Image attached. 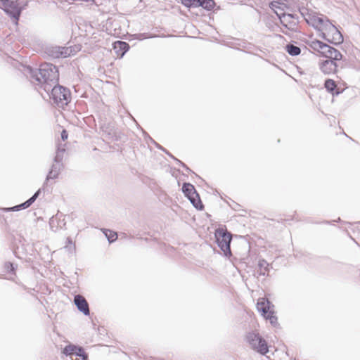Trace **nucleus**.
<instances>
[{
    "label": "nucleus",
    "instance_id": "obj_1",
    "mask_svg": "<svg viewBox=\"0 0 360 360\" xmlns=\"http://www.w3.org/2000/svg\"><path fill=\"white\" fill-rule=\"evenodd\" d=\"M309 46L314 51L319 52L321 56L326 58L319 62V67L322 73L329 75L338 72L339 65L337 62L343 58L339 50L317 39L311 41Z\"/></svg>",
    "mask_w": 360,
    "mask_h": 360
},
{
    "label": "nucleus",
    "instance_id": "obj_2",
    "mask_svg": "<svg viewBox=\"0 0 360 360\" xmlns=\"http://www.w3.org/2000/svg\"><path fill=\"white\" fill-rule=\"evenodd\" d=\"M27 73L44 89L46 84H55L58 82L59 72L57 67L51 63H44L39 69L26 67Z\"/></svg>",
    "mask_w": 360,
    "mask_h": 360
},
{
    "label": "nucleus",
    "instance_id": "obj_3",
    "mask_svg": "<svg viewBox=\"0 0 360 360\" xmlns=\"http://www.w3.org/2000/svg\"><path fill=\"white\" fill-rule=\"evenodd\" d=\"M44 90L49 94L50 99L60 108H63L70 103L72 96L70 90L63 86L58 84H46Z\"/></svg>",
    "mask_w": 360,
    "mask_h": 360
},
{
    "label": "nucleus",
    "instance_id": "obj_4",
    "mask_svg": "<svg viewBox=\"0 0 360 360\" xmlns=\"http://www.w3.org/2000/svg\"><path fill=\"white\" fill-rule=\"evenodd\" d=\"M214 237L218 247L223 252L224 256L228 258L231 257L232 255L231 250L232 234L226 229L219 227L216 229Z\"/></svg>",
    "mask_w": 360,
    "mask_h": 360
},
{
    "label": "nucleus",
    "instance_id": "obj_5",
    "mask_svg": "<svg viewBox=\"0 0 360 360\" xmlns=\"http://www.w3.org/2000/svg\"><path fill=\"white\" fill-rule=\"evenodd\" d=\"M246 339L251 348L259 354L265 355L269 352V346L266 341L258 333H248Z\"/></svg>",
    "mask_w": 360,
    "mask_h": 360
},
{
    "label": "nucleus",
    "instance_id": "obj_6",
    "mask_svg": "<svg viewBox=\"0 0 360 360\" xmlns=\"http://www.w3.org/2000/svg\"><path fill=\"white\" fill-rule=\"evenodd\" d=\"M65 150L64 148H58L56 153V155L53 158V162L51 165V167L46 175L45 182L44 186L46 184L48 181L50 179H56L58 177L60 171L63 168V155Z\"/></svg>",
    "mask_w": 360,
    "mask_h": 360
},
{
    "label": "nucleus",
    "instance_id": "obj_7",
    "mask_svg": "<svg viewBox=\"0 0 360 360\" xmlns=\"http://www.w3.org/2000/svg\"><path fill=\"white\" fill-rule=\"evenodd\" d=\"M182 192L184 195L190 200L191 203L198 210H202L204 205L200 200L198 193L196 191L193 185L190 183H183Z\"/></svg>",
    "mask_w": 360,
    "mask_h": 360
},
{
    "label": "nucleus",
    "instance_id": "obj_8",
    "mask_svg": "<svg viewBox=\"0 0 360 360\" xmlns=\"http://www.w3.org/2000/svg\"><path fill=\"white\" fill-rule=\"evenodd\" d=\"M0 8L11 18L18 20L21 14L19 0H0Z\"/></svg>",
    "mask_w": 360,
    "mask_h": 360
},
{
    "label": "nucleus",
    "instance_id": "obj_9",
    "mask_svg": "<svg viewBox=\"0 0 360 360\" xmlns=\"http://www.w3.org/2000/svg\"><path fill=\"white\" fill-rule=\"evenodd\" d=\"M44 52L49 58L58 59L70 56L71 50L69 47L49 46L46 47Z\"/></svg>",
    "mask_w": 360,
    "mask_h": 360
},
{
    "label": "nucleus",
    "instance_id": "obj_10",
    "mask_svg": "<svg viewBox=\"0 0 360 360\" xmlns=\"http://www.w3.org/2000/svg\"><path fill=\"white\" fill-rule=\"evenodd\" d=\"M325 31L328 32V42L334 45H340L343 43L344 39L342 33L330 21L326 22Z\"/></svg>",
    "mask_w": 360,
    "mask_h": 360
},
{
    "label": "nucleus",
    "instance_id": "obj_11",
    "mask_svg": "<svg viewBox=\"0 0 360 360\" xmlns=\"http://www.w3.org/2000/svg\"><path fill=\"white\" fill-rule=\"evenodd\" d=\"M102 136L112 141H118L121 139V134L112 122H105L101 126Z\"/></svg>",
    "mask_w": 360,
    "mask_h": 360
},
{
    "label": "nucleus",
    "instance_id": "obj_12",
    "mask_svg": "<svg viewBox=\"0 0 360 360\" xmlns=\"http://www.w3.org/2000/svg\"><path fill=\"white\" fill-rule=\"evenodd\" d=\"M305 20L309 25L316 30H325L326 22L329 23L330 21L326 16L323 15H316V13L309 14L308 18Z\"/></svg>",
    "mask_w": 360,
    "mask_h": 360
},
{
    "label": "nucleus",
    "instance_id": "obj_13",
    "mask_svg": "<svg viewBox=\"0 0 360 360\" xmlns=\"http://www.w3.org/2000/svg\"><path fill=\"white\" fill-rule=\"evenodd\" d=\"M74 303L77 309L85 316L90 314L89 303L81 295H76L74 297Z\"/></svg>",
    "mask_w": 360,
    "mask_h": 360
},
{
    "label": "nucleus",
    "instance_id": "obj_14",
    "mask_svg": "<svg viewBox=\"0 0 360 360\" xmlns=\"http://www.w3.org/2000/svg\"><path fill=\"white\" fill-rule=\"evenodd\" d=\"M271 307H274L272 303L265 298L259 299L257 303V309L264 318L270 314V312L274 311L271 309Z\"/></svg>",
    "mask_w": 360,
    "mask_h": 360
},
{
    "label": "nucleus",
    "instance_id": "obj_15",
    "mask_svg": "<svg viewBox=\"0 0 360 360\" xmlns=\"http://www.w3.org/2000/svg\"><path fill=\"white\" fill-rule=\"evenodd\" d=\"M278 18H279L281 23L285 28L291 31H294L297 28L298 22L290 19L289 17L285 15V13H281L280 15H278Z\"/></svg>",
    "mask_w": 360,
    "mask_h": 360
},
{
    "label": "nucleus",
    "instance_id": "obj_16",
    "mask_svg": "<svg viewBox=\"0 0 360 360\" xmlns=\"http://www.w3.org/2000/svg\"><path fill=\"white\" fill-rule=\"evenodd\" d=\"M112 47L117 58H122L129 49V44L123 41L114 42Z\"/></svg>",
    "mask_w": 360,
    "mask_h": 360
},
{
    "label": "nucleus",
    "instance_id": "obj_17",
    "mask_svg": "<svg viewBox=\"0 0 360 360\" xmlns=\"http://www.w3.org/2000/svg\"><path fill=\"white\" fill-rule=\"evenodd\" d=\"M323 86L326 91L330 94L333 96H338L341 93L338 87L336 82L332 79H326L324 82Z\"/></svg>",
    "mask_w": 360,
    "mask_h": 360
},
{
    "label": "nucleus",
    "instance_id": "obj_18",
    "mask_svg": "<svg viewBox=\"0 0 360 360\" xmlns=\"http://www.w3.org/2000/svg\"><path fill=\"white\" fill-rule=\"evenodd\" d=\"M258 269L257 273L259 276H268L269 271V264L264 259H260L258 261Z\"/></svg>",
    "mask_w": 360,
    "mask_h": 360
},
{
    "label": "nucleus",
    "instance_id": "obj_19",
    "mask_svg": "<svg viewBox=\"0 0 360 360\" xmlns=\"http://www.w3.org/2000/svg\"><path fill=\"white\" fill-rule=\"evenodd\" d=\"M32 205V203L28 199L25 202H24L21 203V204L15 205V206L11 207L6 208L5 211L6 212H17V211H20V210H25V209L30 207Z\"/></svg>",
    "mask_w": 360,
    "mask_h": 360
},
{
    "label": "nucleus",
    "instance_id": "obj_20",
    "mask_svg": "<svg viewBox=\"0 0 360 360\" xmlns=\"http://www.w3.org/2000/svg\"><path fill=\"white\" fill-rule=\"evenodd\" d=\"M285 50L291 56H297L301 53V49L292 44H286L285 46Z\"/></svg>",
    "mask_w": 360,
    "mask_h": 360
},
{
    "label": "nucleus",
    "instance_id": "obj_21",
    "mask_svg": "<svg viewBox=\"0 0 360 360\" xmlns=\"http://www.w3.org/2000/svg\"><path fill=\"white\" fill-rule=\"evenodd\" d=\"M215 6L214 0H198V7H202L208 11H212Z\"/></svg>",
    "mask_w": 360,
    "mask_h": 360
},
{
    "label": "nucleus",
    "instance_id": "obj_22",
    "mask_svg": "<svg viewBox=\"0 0 360 360\" xmlns=\"http://www.w3.org/2000/svg\"><path fill=\"white\" fill-rule=\"evenodd\" d=\"M284 4H281L278 1H273L269 4V8L274 11V12L276 13V15L278 16V15H280L281 13H285L283 11V6Z\"/></svg>",
    "mask_w": 360,
    "mask_h": 360
},
{
    "label": "nucleus",
    "instance_id": "obj_23",
    "mask_svg": "<svg viewBox=\"0 0 360 360\" xmlns=\"http://www.w3.org/2000/svg\"><path fill=\"white\" fill-rule=\"evenodd\" d=\"M75 356L80 357L82 360H88V354L85 352L83 347L77 346L76 351L75 352Z\"/></svg>",
    "mask_w": 360,
    "mask_h": 360
},
{
    "label": "nucleus",
    "instance_id": "obj_24",
    "mask_svg": "<svg viewBox=\"0 0 360 360\" xmlns=\"http://www.w3.org/2000/svg\"><path fill=\"white\" fill-rule=\"evenodd\" d=\"M77 347V345H68L63 348V354H64L66 356H72V355L75 354V352L76 351Z\"/></svg>",
    "mask_w": 360,
    "mask_h": 360
},
{
    "label": "nucleus",
    "instance_id": "obj_25",
    "mask_svg": "<svg viewBox=\"0 0 360 360\" xmlns=\"http://www.w3.org/2000/svg\"><path fill=\"white\" fill-rule=\"evenodd\" d=\"M180 2L186 8L198 7V0H180Z\"/></svg>",
    "mask_w": 360,
    "mask_h": 360
},
{
    "label": "nucleus",
    "instance_id": "obj_26",
    "mask_svg": "<svg viewBox=\"0 0 360 360\" xmlns=\"http://www.w3.org/2000/svg\"><path fill=\"white\" fill-rule=\"evenodd\" d=\"M266 320H269L270 323L274 326V327H277L279 326L278 323V318L277 316L274 314V311L273 312H270V314H269L267 316H266L264 318Z\"/></svg>",
    "mask_w": 360,
    "mask_h": 360
},
{
    "label": "nucleus",
    "instance_id": "obj_27",
    "mask_svg": "<svg viewBox=\"0 0 360 360\" xmlns=\"http://www.w3.org/2000/svg\"><path fill=\"white\" fill-rule=\"evenodd\" d=\"M16 267V265L10 262H6L4 264V269H6V272L11 274H15Z\"/></svg>",
    "mask_w": 360,
    "mask_h": 360
},
{
    "label": "nucleus",
    "instance_id": "obj_28",
    "mask_svg": "<svg viewBox=\"0 0 360 360\" xmlns=\"http://www.w3.org/2000/svg\"><path fill=\"white\" fill-rule=\"evenodd\" d=\"M58 214H56V216H53L49 219V225L53 231H56L59 228V225L58 224Z\"/></svg>",
    "mask_w": 360,
    "mask_h": 360
},
{
    "label": "nucleus",
    "instance_id": "obj_29",
    "mask_svg": "<svg viewBox=\"0 0 360 360\" xmlns=\"http://www.w3.org/2000/svg\"><path fill=\"white\" fill-rule=\"evenodd\" d=\"M104 233L110 243L114 242L117 239V234L112 231L106 230L104 231Z\"/></svg>",
    "mask_w": 360,
    "mask_h": 360
},
{
    "label": "nucleus",
    "instance_id": "obj_30",
    "mask_svg": "<svg viewBox=\"0 0 360 360\" xmlns=\"http://www.w3.org/2000/svg\"><path fill=\"white\" fill-rule=\"evenodd\" d=\"M319 32L318 35L321 37L323 39L326 40L328 42V32L325 31V30L318 29L316 30Z\"/></svg>",
    "mask_w": 360,
    "mask_h": 360
},
{
    "label": "nucleus",
    "instance_id": "obj_31",
    "mask_svg": "<svg viewBox=\"0 0 360 360\" xmlns=\"http://www.w3.org/2000/svg\"><path fill=\"white\" fill-rule=\"evenodd\" d=\"M44 190V188H39L34 195L29 198V200L31 201V202L33 204L35 200L37 199V198L39 196V195L41 193V191Z\"/></svg>",
    "mask_w": 360,
    "mask_h": 360
},
{
    "label": "nucleus",
    "instance_id": "obj_32",
    "mask_svg": "<svg viewBox=\"0 0 360 360\" xmlns=\"http://www.w3.org/2000/svg\"><path fill=\"white\" fill-rule=\"evenodd\" d=\"M58 214V224L59 225V228L60 229H63V227H65L66 223L65 221V219H61V217H63L62 214L59 215Z\"/></svg>",
    "mask_w": 360,
    "mask_h": 360
},
{
    "label": "nucleus",
    "instance_id": "obj_33",
    "mask_svg": "<svg viewBox=\"0 0 360 360\" xmlns=\"http://www.w3.org/2000/svg\"><path fill=\"white\" fill-rule=\"evenodd\" d=\"M174 160L176 161V164L178 165H180L181 167H183L184 168H185V169L187 171V172H191V170L190 169V168L185 164L183 162H181V160H179V159L177 158H174Z\"/></svg>",
    "mask_w": 360,
    "mask_h": 360
},
{
    "label": "nucleus",
    "instance_id": "obj_34",
    "mask_svg": "<svg viewBox=\"0 0 360 360\" xmlns=\"http://www.w3.org/2000/svg\"><path fill=\"white\" fill-rule=\"evenodd\" d=\"M61 139L64 141L68 139V134L65 129H63L60 134Z\"/></svg>",
    "mask_w": 360,
    "mask_h": 360
},
{
    "label": "nucleus",
    "instance_id": "obj_35",
    "mask_svg": "<svg viewBox=\"0 0 360 360\" xmlns=\"http://www.w3.org/2000/svg\"><path fill=\"white\" fill-rule=\"evenodd\" d=\"M148 37L147 36V34L146 33H139L137 34L136 39L139 40H142L143 39H147Z\"/></svg>",
    "mask_w": 360,
    "mask_h": 360
},
{
    "label": "nucleus",
    "instance_id": "obj_36",
    "mask_svg": "<svg viewBox=\"0 0 360 360\" xmlns=\"http://www.w3.org/2000/svg\"><path fill=\"white\" fill-rule=\"evenodd\" d=\"M148 138L151 141V142L153 143L157 146V148H158L160 150L165 151V153L167 152V150L163 147H162L160 145L157 143L152 138H150V136H148Z\"/></svg>",
    "mask_w": 360,
    "mask_h": 360
},
{
    "label": "nucleus",
    "instance_id": "obj_37",
    "mask_svg": "<svg viewBox=\"0 0 360 360\" xmlns=\"http://www.w3.org/2000/svg\"><path fill=\"white\" fill-rule=\"evenodd\" d=\"M148 138L151 141V142L153 143L157 146V148H158L160 150L165 151V153L167 152V150L163 147H162L160 145L157 143L152 138H150V136H148Z\"/></svg>",
    "mask_w": 360,
    "mask_h": 360
},
{
    "label": "nucleus",
    "instance_id": "obj_38",
    "mask_svg": "<svg viewBox=\"0 0 360 360\" xmlns=\"http://www.w3.org/2000/svg\"><path fill=\"white\" fill-rule=\"evenodd\" d=\"M285 15L289 17L290 19H292V20H297L298 19V16L296 15V14H293V13H285Z\"/></svg>",
    "mask_w": 360,
    "mask_h": 360
},
{
    "label": "nucleus",
    "instance_id": "obj_39",
    "mask_svg": "<svg viewBox=\"0 0 360 360\" xmlns=\"http://www.w3.org/2000/svg\"><path fill=\"white\" fill-rule=\"evenodd\" d=\"M67 244L72 245V240L70 237L67 238Z\"/></svg>",
    "mask_w": 360,
    "mask_h": 360
},
{
    "label": "nucleus",
    "instance_id": "obj_40",
    "mask_svg": "<svg viewBox=\"0 0 360 360\" xmlns=\"http://www.w3.org/2000/svg\"><path fill=\"white\" fill-rule=\"evenodd\" d=\"M166 153L170 157L172 158V159L174 160V158H176L174 155H172L171 153H169L168 151L166 152Z\"/></svg>",
    "mask_w": 360,
    "mask_h": 360
},
{
    "label": "nucleus",
    "instance_id": "obj_41",
    "mask_svg": "<svg viewBox=\"0 0 360 360\" xmlns=\"http://www.w3.org/2000/svg\"><path fill=\"white\" fill-rule=\"evenodd\" d=\"M300 13H301V15H302L303 16H304V13L301 11L300 10Z\"/></svg>",
    "mask_w": 360,
    "mask_h": 360
},
{
    "label": "nucleus",
    "instance_id": "obj_42",
    "mask_svg": "<svg viewBox=\"0 0 360 360\" xmlns=\"http://www.w3.org/2000/svg\"><path fill=\"white\" fill-rule=\"evenodd\" d=\"M282 33H284L285 34H287V33L285 32H284L283 30H281Z\"/></svg>",
    "mask_w": 360,
    "mask_h": 360
},
{
    "label": "nucleus",
    "instance_id": "obj_43",
    "mask_svg": "<svg viewBox=\"0 0 360 360\" xmlns=\"http://www.w3.org/2000/svg\"><path fill=\"white\" fill-rule=\"evenodd\" d=\"M324 223H326V224H330V221H325Z\"/></svg>",
    "mask_w": 360,
    "mask_h": 360
},
{
    "label": "nucleus",
    "instance_id": "obj_44",
    "mask_svg": "<svg viewBox=\"0 0 360 360\" xmlns=\"http://www.w3.org/2000/svg\"><path fill=\"white\" fill-rule=\"evenodd\" d=\"M340 221V218H338L336 221Z\"/></svg>",
    "mask_w": 360,
    "mask_h": 360
}]
</instances>
